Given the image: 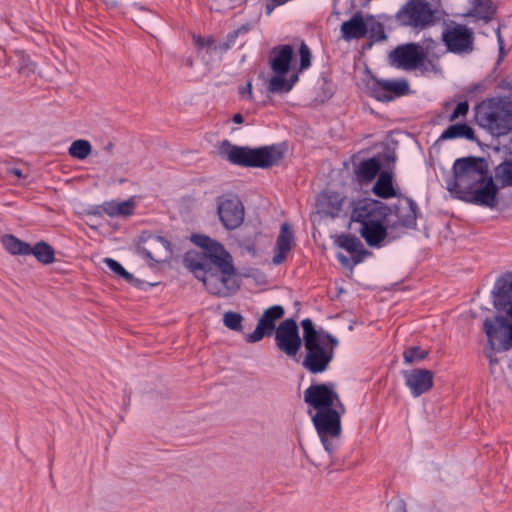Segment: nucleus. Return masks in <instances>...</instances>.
Here are the masks:
<instances>
[{
	"mask_svg": "<svg viewBox=\"0 0 512 512\" xmlns=\"http://www.w3.org/2000/svg\"><path fill=\"white\" fill-rule=\"evenodd\" d=\"M435 11L426 0H409L396 13L401 26L426 27L434 22Z\"/></svg>",
	"mask_w": 512,
	"mask_h": 512,
	"instance_id": "8",
	"label": "nucleus"
},
{
	"mask_svg": "<svg viewBox=\"0 0 512 512\" xmlns=\"http://www.w3.org/2000/svg\"><path fill=\"white\" fill-rule=\"evenodd\" d=\"M469 111V104L467 101L460 102L453 113L449 116V121L453 122L460 117H465Z\"/></svg>",
	"mask_w": 512,
	"mask_h": 512,
	"instance_id": "44",
	"label": "nucleus"
},
{
	"mask_svg": "<svg viewBox=\"0 0 512 512\" xmlns=\"http://www.w3.org/2000/svg\"><path fill=\"white\" fill-rule=\"evenodd\" d=\"M242 321V315L236 312L228 311L223 315L224 325L233 331L242 330Z\"/></svg>",
	"mask_w": 512,
	"mask_h": 512,
	"instance_id": "42",
	"label": "nucleus"
},
{
	"mask_svg": "<svg viewBox=\"0 0 512 512\" xmlns=\"http://www.w3.org/2000/svg\"><path fill=\"white\" fill-rule=\"evenodd\" d=\"M463 137L468 140L474 139V130L467 124H454L449 126L440 136V140H448Z\"/></svg>",
	"mask_w": 512,
	"mask_h": 512,
	"instance_id": "35",
	"label": "nucleus"
},
{
	"mask_svg": "<svg viewBox=\"0 0 512 512\" xmlns=\"http://www.w3.org/2000/svg\"><path fill=\"white\" fill-rule=\"evenodd\" d=\"M104 262L114 273L123 277L127 282H129V283L137 282V280L134 278V276L131 273H129L128 271H126L122 267V265L119 262H117L116 260H114L112 258H105Z\"/></svg>",
	"mask_w": 512,
	"mask_h": 512,
	"instance_id": "41",
	"label": "nucleus"
},
{
	"mask_svg": "<svg viewBox=\"0 0 512 512\" xmlns=\"http://www.w3.org/2000/svg\"><path fill=\"white\" fill-rule=\"evenodd\" d=\"M392 64H424L420 43L409 42L398 45L389 54Z\"/></svg>",
	"mask_w": 512,
	"mask_h": 512,
	"instance_id": "20",
	"label": "nucleus"
},
{
	"mask_svg": "<svg viewBox=\"0 0 512 512\" xmlns=\"http://www.w3.org/2000/svg\"><path fill=\"white\" fill-rule=\"evenodd\" d=\"M7 53L4 49L0 48V63L6 60Z\"/></svg>",
	"mask_w": 512,
	"mask_h": 512,
	"instance_id": "57",
	"label": "nucleus"
},
{
	"mask_svg": "<svg viewBox=\"0 0 512 512\" xmlns=\"http://www.w3.org/2000/svg\"><path fill=\"white\" fill-rule=\"evenodd\" d=\"M490 362H495V359H492V357L489 355Z\"/></svg>",
	"mask_w": 512,
	"mask_h": 512,
	"instance_id": "61",
	"label": "nucleus"
},
{
	"mask_svg": "<svg viewBox=\"0 0 512 512\" xmlns=\"http://www.w3.org/2000/svg\"><path fill=\"white\" fill-rule=\"evenodd\" d=\"M446 188L467 203L491 209L498 204L499 188L489 172L487 160L482 157L457 159L453 175L446 180Z\"/></svg>",
	"mask_w": 512,
	"mask_h": 512,
	"instance_id": "2",
	"label": "nucleus"
},
{
	"mask_svg": "<svg viewBox=\"0 0 512 512\" xmlns=\"http://www.w3.org/2000/svg\"><path fill=\"white\" fill-rule=\"evenodd\" d=\"M14 58H17L19 64H27V62L29 61V57L25 55L23 52H15L14 56H9L7 64H11L10 62L14 64L16 61L14 60Z\"/></svg>",
	"mask_w": 512,
	"mask_h": 512,
	"instance_id": "48",
	"label": "nucleus"
},
{
	"mask_svg": "<svg viewBox=\"0 0 512 512\" xmlns=\"http://www.w3.org/2000/svg\"><path fill=\"white\" fill-rule=\"evenodd\" d=\"M372 192L382 199L395 197L396 191L393 187L392 173L388 171L381 172L372 188Z\"/></svg>",
	"mask_w": 512,
	"mask_h": 512,
	"instance_id": "27",
	"label": "nucleus"
},
{
	"mask_svg": "<svg viewBox=\"0 0 512 512\" xmlns=\"http://www.w3.org/2000/svg\"><path fill=\"white\" fill-rule=\"evenodd\" d=\"M217 214L223 226L233 230L244 221V206L237 196L223 195L217 198Z\"/></svg>",
	"mask_w": 512,
	"mask_h": 512,
	"instance_id": "14",
	"label": "nucleus"
},
{
	"mask_svg": "<svg viewBox=\"0 0 512 512\" xmlns=\"http://www.w3.org/2000/svg\"><path fill=\"white\" fill-rule=\"evenodd\" d=\"M341 409H325L317 411L312 417L315 429L320 437L324 449L328 454H332L339 445L342 434L341 427Z\"/></svg>",
	"mask_w": 512,
	"mask_h": 512,
	"instance_id": "6",
	"label": "nucleus"
},
{
	"mask_svg": "<svg viewBox=\"0 0 512 512\" xmlns=\"http://www.w3.org/2000/svg\"><path fill=\"white\" fill-rule=\"evenodd\" d=\"M139 250L150 260L161 263L168 260L172 250L170 242L161 236L149 235L143 239Z\"/></svg>",
	"mask_w": 512,
	"mask_h": 512,
	"instance_id": "19",
	"label": "nucleus"
},
{
	"mask_svg": "<svg viewBox=\"0 0 512 512\" xmlns=\"http://www.w3.org/2000/svg\"><path fill=\"white\" fill-rule=\"evenodd\" d=\"M337 259L344 266H348L350 264V259L342 253L337 255Z\"/></svg>",
	"mask_w": 512,
	"mask_h": 512,
	"instance_id": "52",
	"label": "nucleus"
},
{
	"mask_svg": "<svg viewBox=\"0 0 512 512\" xmlns=\"http://www.w3.org/2000/svg\"><path fill=\"white\" fill-rule=\"evenodd\" d=\"M251 30V24L250 23H245V24H242L240 27H238L237 29H234L233 31L229 32L226 36V38L217 43V45L214 46V52H225L227 51L228 49H230L231 47H233L236 43V39L239 37V36H245L248 34V32Z\"/></svg>",
	"mask_w": 512,
	"mask_h": 512,
	"instance_id": "33",
	"label": "nucleus"
},
{
	"mask_svg": "<svg viewBox=\"0 0 512 512\" xmlns=\"http://www.w3.org/2000/svg\"><path fill=\"white\" fill-rule=\"evenodd\" d=\"M193 39L195 45L200 49L207 48L214 51V46L217 45L215 39L212 36H194Z\"/></svg>",
	"mask_w": 512,
	"mask_h": 512,
	"instance_id": "43",
	"label": "nucleus"
},
{
	"mask_svg": "<svg viewBox=\"0 0 512 512\" xmlns=\"http://www.w3.org/2000/svg\"><path fill=\"white\" fill-rule=\"evenodd\" d=\"M442 41L448 53L467 55L474 50V33L463 24H455L444 29Z\"/></svg>",
	"mask_w": 512,
	"mask_h": 512,
	"instance_id": "12",
	"label": "nucleus"
},
{
	"mask_svg": "<svg viewBox=\"0 0 512 512\" xmlns=\"http://www.w3.org/2000/svg\"><path fill=\"white\" fill-rule=\"evenodd\" d=\"M192 241L202 251H189L184 265L200 280L206 290L217 297H229L237 292L236 268L232 255L218 241L205 235H194Z\"/></svg>",
	"mask_w": 512,
	"mask_h": 512,
	"instance_id": "1",
	"label": "nucleus"
},
{
	"mask_svg": "<svg viewBox=\"0 0 512 512\" xmlns=\"http://www.w3.org/2000/svg\"><path fill=\"white\" fill-rule=\"evenodd\" d=\"M497 311L505 312L506 315L510 318L512 321V305H507L505 308L497 309Z\"/></svg>",
	"mask_w": 512,
	"mask_h": 512,
	"instance_id": "54",
	"label": "nucleus"
},
{
	"mask_svg": "<svg viewBox=\"0 0 512 512\" xmlns=\"http://www.w3.org/2000/svg\"><path fill=\"white\" fill-rule=\"evenodd\" d=\"M243 121H244V119L241 114L237 113L233 116V122H235L237 124H241V123H243Z\"/></svg>",
	"mask_w": 512,
	"mask_h": 512,
	"instance_id": "56",
	"label": "nucleus"
},
{
	"mask_svg": "<svg viewBox=\"0 0 512 512\" xmlns=\"http://www.w3.org/2000/svg\"><path fill=\"white\" fill-rule=\"evenodd\" d=\"M360 261H361V257H355V258H354V261H353V264H354V265H356V264H358Z\"/></svg>",
	"mask_w": 512,
	"mask_h": 512,
	"instance_id": "58",
	"label": "nucleus"
},
{
	"mask_svg": "<svg viewBox=\"0 0 512 512\" xmlns=\"http://www.w3.org/2000/svg\"><path fill=\"white\" fill-rule=\"evenodd\" d=\"M309 66H271L272 76L268 81L267 89L273 94L288 93L298 81V74Z\"/></svg>",
	"mask_w": 512,
	"mask_h": 512,
	"instance_id": "15",
	"label": "nucleus"
},
{
	"mask_svg": "<svg viewBox=\"0 0 512 512\" xmlns=\"http://www.w3.org/2000/svg\"><path fill=\"white\" fill-rule=\"evenodd\" d=\"M304 401L317 411L341 409V412H345L346 410L334 389L333 383L311 385L304 392Z\"/></svg>",
	"mask_w": 512,
	"mask_h": 512,
	"instance_id": "10",
	"label": "nucleus"
},
{
	"mask_svg": "<svg viewBox=\"0 0 512 512\" xmlns=\"http://www.w3.org/2000/svg\"><path fill=\"white\" fill-rule=\"evenodd\" d=\"M342 37L345 40L360 39L368 34V25L362 12L357 11L349 20L341 25Z\"/></svg>",
	"mask_w": 512,
	"mask_h": 512,
	"instance_id": "22",
	"label": "nucleus"
},
{
	"mask_svg": "<svg viewBox=\"0 0 512 512\" xmlns=\"http://www.w3.org/2000/svg\"><path fill=\"white\" fill-rule=\"evenodd\" d=\"M301 326L306 350L302 365L312 374L323 373L328 369L339 342L331 334L323 330H316L309 318L302 320Z\"/></svg>",
	"mask_w": 512,
	"mask_h": 512,
	"instance_id": "3",
	"label": "nucleus"
},
{
	"mask_svg": "<svg viewBox=\"0 0 512 512\" xmlns=\"http://www.w3.org/2000/svg\"><path fill=\"white\" fill-rule=\"evenodd\" d=\"M7 173H8V174H11V175H14V176H16V177H18V178L23 177V172H22V170H21V169H19V168H16V167H10V168H8V169H7Z\"/></svg>",
	"mask_w": 512,
	"mask_h": 512,
	"instance_id": "51",
	"label": "nucleus"
},
{
	"mask_svg": "<svg viewBox=\"0 0 512 512\" xmlns=\"http://www.w3.org/2000/svg\"><path fill=\"white\" fill-rule=\"evenodd\" d=\"M388 227L387 222H380L361 226L358 231L368 246L377 247L386 239Z\"/></svg>",
	"mask_w": 512,
	"mask_h": 512,
	"instance_id": "24",
	"label": "nucleus"
},
{
	"mask_svg": "<svg viewBox=\"0 0 512 512\" xmlns=\"http://www.w3.org/2000/svg\"><path fill=\"white\" fill-rule=\"evenodd\" d=\"M381 165L376 158L363 160L357 166L355 173L357 179L361 182H369L378 174Z\"/></svg>",
	"mask_w": 512,
	"mask_h": 512,
	"instance_id": "29",
	"label": "nucleus"
},
{
	"mask_svg": "<svg viewBox=\"0 0 512 512\" xmlns=\"http://www.w3.org/2000/svg\"><path fill=\"white\" fill-rule=\"evenodd\" d=\"M403 377L406 386L414 397H419L429 392L434 384V374L432 371L424 368H415L404 371Z\"/></svg>",
	"mask_w": 512,
	"mask_h": 512,
	"instance_id": "18",
	"label": "nucleus"
},
{
	"mask_svg": "<svg viewBox=\"0 0 512 512\" xmlns=\"http://www.w3.org/2000/svg\"><path fill=\"white\" fill-rule=\"evenodd\" d=\"M366 24L368 25L369 38L373 41H382L387 38L384 25L375 19V16L368 15L366 17Z\"/></svg>",
	"mask_w": 512,
	"mask_h": 512,
	"instance_id": "38",
	"label": "nucleus"
},
{
	"mask_svg": "<svg viewBox=\"0 0 512 512\" xmlns=\"http://www.w3.org/2000/svg\"><path fill=\"white\" fill-rule=\"evenodd\" d=\"M281 6L277 1H273V0H266V3H265V14L266 15H271L272 12L275 10V8Z\"/></svg>",
	"mask_w": 512,
	"mask_h": 512,
	"instance_id": "49",
	"label": "nucleus"
},
{
	"mask_svg": "<svg viewBox=\"0 0 512 512\" xmlns=\"http://www.w3.org/2000/svg\"><path fill=\"white\" fill-rule=\"evenodd\" d=\"M490 362H495V359H492V357L489 355Z\"/></svg>",
	"mask_w": 512,
	"mask_h": 512,
	"instance_id": "60",
	"label": "nucleus"
},
{
	"mask_svg": "<svg viewBox=\"0 0 512 512\" xmlns=\"http://www.w3.org/2000/svg\"><path fill=\"white\" fill-rule=\"evenodd\" d=\"M390 208L391 216L396 217V220H392L391 217L387 218V224L390 227L413 228L416 225L417 205L412 199L408 197L398 198L397 202Z\"/></svg>",
	"mask_w": 512,
	"mask_h": 512,
	"instance_id": "17",
	"label": "nucleus"
},
{
	"mask_svg": "<svg viewBox=\"0 0 512 512\" xmlns=\"http://www.w3.org/2000/svg\"><path fill=\"white\" fill-rule=\"evenodd\" d=\"M473 8L469 15L488 22L496 14V7L491 0H473Z\"/></svg>",
	"mask_w": 512,
	"mask_h": 512,
	"instance_id": "30",
	"label": "nucleus"
},
{
	"mask_svg": "<svg viewBox=\"0 0 512 512\" xmlns=\"http://www.w3.org/2000/svg\"><path fill=\"white\" fill-rule=\"evenodd\" d=\"M478 124L493 135H505L512 130V105L502 99H489L475 108Z\"/></svg>",
	"mask_w": 512,
	"mask_h": 512,
	"instance_id": "5",
	"label": "nucleus"
},
{
	"mask_svg": "<svg viewBox=\"0 0 512 512\" xmlns=\"http://www.w3.org/2000/svg\"><path fill=\"white\" fill-rule=\"evenodd\" d=\"M275 343L277 348L288 357H296L301 348L302 339L294 319L289 318L280 323L275 331Z\"/></svg>",
	"mask_w": 512,
	"mask_h": 512,
	"instance_id": "13",
	"label": "nucleus"
},
{
	"mask_svg": "<svg viewBox=\"0 0 512 512\" xmlns=\"http://www.w3.org/2000/svg\"><path fill=\"white\" fill-rule=\"evenodd\" d=\"M388 508L390 512H407L406 503L399 498L391 500L388 503Z\"/></svg>",
	"mask_w": 512,
	"mask_h": 512,
	"instance_id": "47",
	"label": "nucleus"
},
{
	"mask_svg": "<svg viewBox=\"0 0 512 512\" xmlns=\"http://www.w3.org/2000/svg\"><path fill=\"white\" fill-rule=\"evenodd\" d=\"M428 357V351L419 346L408 347L403 352V359L406 364L420 362Z\"/></svg>",
	"mask_w": 512,
	"mask_h": 512,
	"instance_id": "40",
	"label": "nucleus"
},
{
	"mask_svg": "<svg viewBox=\"0 0 512 512\" xmlns=\"http://www.w3.org/2000/svg\"><path fill=\"white\" fill-rule=\"evenodd\" d=\"M113 149H114V144H113L112 142L107 143V144L104 146V148H103V150H104L106 153H108V154H111V153H112V151H113Z\"/></svg>",
	"mask_w": 512,
	"mask_h": 512,
	"instance_id": "55",
	"label": "nucleus"
},
{
	"mask_svg": "<svg viewBox=\"0 0 512 512\" xmlns=\"http://www.w3.org/2000/svg\"><path fill=\"white\" fill-rule=\"evenodd\" d=\"M495 179L502 188L512 187V158L504 160L495 168Z\"/></svg>",
	"mask_w": 512,
	"mask_h": 512,
	"instance_id": "36",
	"label": "nucleus"
},
{
	"mask_svg": "<svg viewBox=\"0 0 512 512\" xmlns=\"http://www.w3.org/2000/svg\"><path fill=\"white\" fill-rule=\"evenodd\" d=\"M388 217H391L390 206L369 198L356 202L351 212V220L360 223L361 226L387 222Z\"/></svg>",
	"mask_w": 512,
	"mask_h": 512,
	"instance_id": "9",
	"label": "nucleus"
},
{
	"mask_svg": "<svg viewBox=\"0 0 512 512\" xmlns=\"http://www.w3.org/2000/svg\"><path fill=\"white\" fill-rule=\"evenodd\" d=\"M337 244L349 253L359 252V250L363 248L362 242L356 236L350 234L339 236Z\"/></svg>",
	"mask_w": 512,
	"mask_h": 512,
	"instance_id": "39",
	"label": "nucleus"
},
{
	"mask_svg": "<svg viewBox=\"0 0 512 512\" xmlns=\"http://www.w3.org/2000/svg\"><path fill=\"white\" fill-rule=\"evenodd\" d=\"M299 64H311V51L305 42H301L299 47Z\"/></svg>",
	"mask_w": 512,
	"mask_h": 512,
	"instance_id": "45",
	"label": "nucleus"
},
{
	"mask_svg": "<svg viewBox=\"0 0 512 512\" xmlns=\"http://www.w3.org/2000/svg\"><path fill=\"white\" fill-rule=\"evenodd\" d=\"M30 255L44 265L52 264L55 261V250L45 241H39L33 247L30 246Z\"/></svg>",
	"mask_w": 512,
	"mask_h": 512,
	"instance_id": "31",
	"label": "nucleus"
},
{
	"mask_svg": "<svg viewBox=\"0 0 512 512\" xmlns=\"http://www.w3.org/2000/svg\"><path fill=\"white\" fill-rule=\"evenodd\" d=\"M496 36H497V42H498V46H499V55H498V59L495 64H501L505 59L507 51L505 50V43H504V39L501 35L500 28H498L496 30Z\"/></svg>",
	"mask_w": 512,
	"mask_h": 512,
	"instance_id": "46",
	"label": "nucleus"
},
{
	"mask_svg": "<svg viewBox=\"0 0 512 512\" xmlns=\"http://www.w3.org/2000/svg\"><path fill=\"white\" fill-rule=\"evenodd\" d=\"M294 49L291 45H278L272 48L268 64H292Z\"/></svg>",
	"mask_w": 512,
	"mask_h": 512,
	"instance_id": "34",
	"label": "nucleus"
},
{
	"mask_svg": "<svg viewBox=\"0 0 512 512\" xmlns=\"http://www.w3.org/2000/svg\"><path fill=\"white\" fill-rule=\"evenodd\" d=\"M344 199L339 193L329 192L323 194L317 202L318 211L331 217H336L342 210Z\"/></svg>",
	"mask_w": 512,
	"mask_h": 512,
	"instance_id": "25",
	"label": "nucleus"
},
{
	"mask_svg": "<svg viewBox=\"0 0 512 512\" xmlns=\"http://www.w3.org/2000/svg\"><path fill=\"white\" fill-rule=\"evenodd\" d=\"M34 71L32 69H29L27 66H21L18 69V73L20 75L28 76L30 73H33Z\"/></svg>",
	"mask_w": 512,
	"mask_h": 512,
	"instance_id": "53",
	"label": "nucleus"
},
{
	"mask_svg": "<svg viewBox=\"0 0 512 512\" xmlns=\"http://www.w3.org/2000/svg\"><path fill=\"white\" fill-rule=\"evenodd\" d=\"M240 94L246 96L248 99H252V84L250 81L246 83L244 87L240 89Z\"/></svg>",
	"mask_w": 512,
	"mask_h": 512,
	"instance_id": "50",
	"label": "nucleus"
},
{
	"mask_svg": "<svg viewBox=\"0 0 512 512\" xmlns=\"http://www.w3.org/2000/svg\"><path fill=\"white\" fill-rule=\"evenodd\" d=\"M92 152V145L88 140L78 139L71 143L68 153L72 158L84 160Z\"/></svg>",
	"mask_w": 512,
	"mask_h": 512,
	"instance_id": "37",
	"label": "nucleus"
},
{
	"mask_svg": "<svg viewBox=\"0 0 512 512\" xmlns=\"http://www.w3.org/2000/svg\"><path fill=\"white\" fill-rule=\"evenodd\" d=\"M403 68L405 69H412V68H417L418 66H408V65H405V66H402Z\"/></svg>",
	"mask_w": 512,
	"mask_h": 512,
	"instance_id": "59",
	"label": "nucleus"
},
{
	"mask_svg": "<svg viewBox=\"0 0 512 512\" xmlns=\"http://www.w3.org/2000/svg\"><path fill=\"white\" fill-rule=\"evenodd\" d=\"M493 305L496 309L512 305V272L499 277L492 291Z\"/></svg>",
	"mask_w": 512,
	"mask_h": 512,
	"instance_id": "21",
	"label": "nucleus"
},
{
	"mask_svg": "<svg viewBox=\"0 0 512 512\" xmlns=\"http://www.w3.org/2000/svg\"><path fill=\"white\" fill-rule=\"evenodd\" d=\"M293 240L294 236L290 225L288 223L282 224L274 249L275 254L272 259V262L275 265H279L284 262L286 255L292 248Z\"/></svg>",
	"mask_w": 512,
	"mask_h": 512,
	"instance_id": "23",
	"label": "nucleus"
},
{
	"mask_svg": "<svg viewBox=\"0 0 512 512\" xmlns=\"http://www.w3.org/2000/svg\"><path fill=\"white\" fill-rule=\"evenodd\" d=\"M483 327L492 350L508 351L512 348V323L504 316L485 319Z\"/></svg>",
	"mask_w": 512,
	"mask_h": 512,
	"instance_id": "11",
	"label": "nucleus"
},
{
	"mask_svg": "<svg viewBox=\"0 0 512 512\" xmlns=\"http://www.w3.org/2000/svg\"><path fill=\"white\" fill-rule=\"evenodd\" d=\"M219 153L232 164L262 169L277 165L284 157V151L280 146L250 148L233 145L228 140L221 143Z\"/></svg>",
	"mask_w": 512,
	"mask_h": 512,
	"instance_id": "4",
	"label": "nucleus"
},
{
	"mask_svg": "<svg viewBox=\"0 0 512 512\" xmlns=\"http://www.w3.org/2000/svg\"><path fill=\"white\" fill-rule=\"evenodd\" d=\"M4 248L12 255H30V244L18 239L14 235L1 237Z\"/></svg>",
	"mask_w": 512,
	"mask_h": 512,
	"instance_id": "32",
	"label": "nucleus"
},
{
	"mask_svg": "<svg viewBox=\"0 0 512 512\" xmlns=\"http://www.w3.org/2000/svg\"><path fill=\"white\" fill-rule=\"evenodd\" d=\"M100 209L110 217H128L134 213L135 201L133 199L122 202L107 201L100 206Z\"/></svg>",
	"mask_w": 512,
	"mask_h": 512,
	"instance_id": "26",
	"label": "nucleus"
},
{
	"mask_svg": "<svg viewBox=\"0 0 512 512\" xmlns=\"http://www.w3.org/2000/svg\"><path fill=\"white\" fill-rule=\"evenodd\" d=\"M365 73L370 75L367 83L368 93L371 97L380 102H390L396 98L409 95L411 93L410 84L404 78L383 79L371 75L368 66H365Z\"/></svg>",
	"mask_w": 512,
	"mask_h": 512,
	"instance_id": "7",
	"label": "nucleus"
},
{
	"mask_svg": "<svg viewBox=\"0 0 512 512\" xmlns=\"http://www.w3.org/2000/svg\"><path fill=\"white\" fill-rule=\"evenodd\" d=\"M284 313V308L281 305H274L266 309L258 320L255 330L246 335V341L248 343H256L265 336H272L277 329L276 321L281 319Z\"/></svg>",
	"mask_w": 512,
	"mask_h": 512,
	"instance_id": "16",
	"label": "nucleus"
},
{
	"mask_svg": "<svg viewBox=\"0 0 512 512\" xmlns=\"http://www.w3.org/2000/svg\"><path fill=\"white\" fill-rule=\"evenodd\" d=\"M420 46L423 50V63L424 64H434L437 62L443 55L447 54L446 47L431 38H426L420 43Z\"/></svg>",
	"mask_w": 512,
	"mask_h": 512,
	"instance_id": "28",
	"label": "nucleus"
}]
</instances>
